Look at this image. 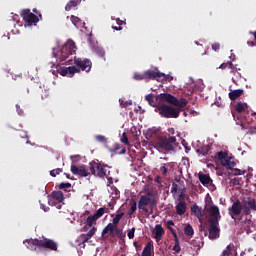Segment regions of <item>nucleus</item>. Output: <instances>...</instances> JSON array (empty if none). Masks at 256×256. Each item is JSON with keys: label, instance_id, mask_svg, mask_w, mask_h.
<instances>
[{"label": "nucleus", "instance_id": "nucleus-45", "mask_svg": "<svg viewBox=\"0 0 256 256\" xmlns=\"http://www.w3.org/2000/svg\"><path fill=\"white\" fill-rule=\"evenodd\" d=\"M122 143H124V145H129V138L127 137V133H123L122 134V138H121Z\"/></svg>", "mask_w": 256, "mask_h": 256}, {"label": "nucleus", "instance_id": "nucleus-4", "mask_svg": "<svg viewBox=\"0 0 256 256\" xmlns=\"http://www.w3.org/2000/svg\"><path fill=\"white\" fill-rule=\"evenodd\" d=\"M184 108L173 104H161L156 106L155 113L159 114L163 119H178L179 115H181V109Z\"/></svg>", "mask_w": 256, "mask_h": 256}, {"label": "nucleus", "instance_id": "nucleus-51", "mask_svg": "<svg viewBox=\"0 0 256 256\" xmlns=\"http://www.w3.org/2000/svg\"><path fill=\"white\" fill-rule=\"evenodd\" d=\"M173 251H175L176 253H179V251H181V246L178 243H175V245L173 246Z\"/></svg>", "mask_w": 256, "mask_h": 256}, {"label": "nucleus", "instance_id": "nucleus-35", "mask_svg": "<svg viewBox=\"0 0 256 256\" xmlns=\"http://www.w3.org/2000/svg\"><path fill=\"white\" fill-rule=\"evenodd\" d=\"M97 219H99V218L96 217L95 214L88 216V218H87L88 227H93V224L95 223V221H97Z\"/></svg>", "mask_w": 256, "mask_h": 256}, {"label": "nucleus", "instance_id": "nucleus-47", "mask_svg": "<svg viewBox=\"0 0 256 256\" xmlns=\"http://www.w3.org/2000/svg\"><path fill=\"white\" fill-rule=\"evenodd\" d=\"M95 233H97V228L93 227L91 230H89L86 234L88 235V237L92 238L93 235H95Z\"/></svg>", "mask_w": 256, "mask_h": 256}, {"label": "nucleus", "instance_id": "nucleus-10", "mask_svg": "<svg viewBox=\"0 0 256 256\" xmlns=\"http://www.w3.org/2000/svg\"><path fill=\"white\" fill-rule=\"evenodd\" d=\"M146 81H158L161 82L165 79V73L160 72L158 69L144 71Z\"/></svg>", "mask_w": 256, "mask_h": 256}, {"label": "nucleus", "instance_id": "nucleus-42", "mask_svg": "<svg viewBox=\"0 0 256 256\" xmlns=\"http://www.w3.org/2000/svg\"><path fill=\"white\" fill-rule=\"evenodd\" d=\"M216 155H217V158L219 159V161H223V159H225L227 157V153L223 152V151L217 152Z\"/></svg>", "mask_w": 256, "mask_h": 256}, {"label": "nucleus", "instance_id": "nucleus-2", "mask_svg": "<svg viewBox=\"0 0 256 256\" xmlns=\"http://www.w3.org/2000/svg\"><path fill=\"white\" fill-rule=\"evenodd\" d=\"M209 227H208V239L214 241L215 239H219L221 228H219V221H221V212L219 211L218 206H211L209 208Z\"/></svg>", "mask_w": 256, "mask_h": 256}, {"label": "nucleus", "instance_id": "nucleus-33", "mask_svg": "<svg viewBox=\"0 0 256 256\" xmlns=\"http://www.w3.org/2000/svg\"><path fill=\"white\" fill-rule=\"evenodd\" d=\"M146 101H148L149 105L151 107L157 108V104L155 103V100H153V94H148L145 96Z\"/></svg>", "mask_w": 256, "mask_h": 256}, {"label": "nucleus", "instance_id": "nucleus-50", "mask_svg": "<svg viewBox=\"0 0 256 256\" xmlns=\"http://www.w3.org/2000/svg\"><path fill=\"white\" fill-rule=\"evenodd\" d=\"M135 237V227L128 232V238L133 239Z\"/></svg>", "mask_w": 256, "mask_h": 256}, {"label": "nucleus", "instance_id": "nucleus-55", "mask_svg": "<svg viewBox=\"0 0 256 256\" xmlns=\"http://www.w3.org/2000/svg\"><path fill=\"white\" fill-rule=\"evenodd\" d=\"M191 245H193L194 249H201V246L197 244V240H193L191 242Z\"/></svg>", "mask_w": 256, "mask_h": 256}, {"label": "nucleus", "instance_id": "nucleus-27", "mask_svg": "<svg viewBox=\"0 0 256 256\" xmlns=\"http://www.w3.org/2000/svg\"><path fill=\"white\" fill-rule=\"evenodd\" d=\"M52 197L55 199V201H57V203H63L65 200V196L61 191H53Z\"/></svg>", "mask_w": 256, "mask_h": 256}, {"label": "nucleus", "instance_id": "nucleus-52", "mask_svg": "<svg viewBox=\"0 0 256 256\" xmlns=\"http://www.w3.org/2000/svg\"><path fill=\"white\" fill-rule=\"evenodd\" d=\"M235 165H237V163L230 160L226 167H227V169H233V167H235Z\"/></svg>", "mask_w": 256, "mask_h": 256}, {"label": "nucleus", "instance_id": "nucleus-48", "mask_svg": "<svg viewBox=\"0 0 256 256\" xmlns=\"http://www.w3.org/2000/svg\"><path fill=\"white\" fill-rule=\"evenodd\" d=\"M230 161H231V160L229 159V157L226 156V158L223 159V160H221L220 162H221V164L223 165V167H227V166L229 165V162H230Z\"/></svg>", "mask_w": 256, "mask_h": 256}, {"label": "nucleus", "instance_id": "nucleus-18", "mask_svg": "<svg viewBox=\"0 0 256 256\" xmlns=\"http://www.w3.org/2000/svg\"><path fill=\"white\" fill-rule=\"evenodd\" d=\"M175 209L177 215H185V213H187V203L183 200H180L179 203L176 204Z\"/></svg>", "mask_w": 256, "mask_h": 256}, {"label": "nucleus", "instance_id": "nucleus-57", "mask_svg": "<svg viewBox=\"0 0 256 256\" xmlns=\"http://www.w3.org/2000/svg\"><path fill=\"white\" fill-rule=\"evenodd\" d=\"M249 134H250V135H256V126L251 127V128L249 129Z\"/></svg>", "mask_w": 256, "mask_h": 256}, {"label": "nucleus", "instance_id": "nucleus-43", "mask_svg": "<svg viewBox=\"0 0 256 256\" xmlns=\"http://www.w3.org/2000/svg\"><path fill=\"white\" fill-rule=\"evenodd\" d=\"M231 249H233V246L228 245L226 249L223 251L222 256H229V253H231Z\"/></svg>", "mask_w": 256, "mask_h": 256}, {"label": "nucleus", "instance_id": "nucleus-56", "mask_svg": "<svg viewBox=\"0 0 256 256\" xmlns=\"http://www.w3.org/2000/svg\"><path fill=\"white\" fill-rule=\"evenodd\" d=\"M178 193H180L178 196L179 200L185 199V190H180Z\"/></svg>", "mask_w": 256, "mask_h": 256}, {"label": "nucleus", "instance_id": "nucleus-44", "mask_svg": "<svg viewBox=\"0 0 256 256\" xmlns=\"http://www.w3.org/2000/svg\"><path fill=\"white\" fill-rule=\"evenodd\" d=\"M89 239H91V238H90V236L87 235V234H81V236H80V240L82 241V243H87V242H89Z\"/></svg>", "mask_w": 256, "mask_h": 256}, {"label": "nucleus", "instance_id": "nucleus-54", "mask_svg": "<svg viewBox=\"0 0 256 256\" xmlns=\"http://www.w3.org/2000/svg\"><path fill=\"white\" fill-rule=\"evenodd\" d=\"M220 48H221V46L219 45V43L212 44L213 51H219Z\"/></svg>", "mask_w": 256, "mask_h": 256}, {"label": "nucleus", "instance_id": "nucleus-17", "mask_svg": "<svg viewBox=\"0 0 256 256\" xmlns=\"http://www.w3.org/2000/svg\"><path fill=\"white\" fill-rule=\"evenodd\" d=\"M179 191H185V186L183 185V182L177 180L172 183L171 187V193L174 198L177 197V193H179Z\"/></svg>", "mask_w": 256, "mask_h": 256}, {"label": "nucleus", "instance_id": "nucleus-40", "mask_svg": "<svg viewBox=\"0 0 256 256\" xmlns=\"http://www.w3.org/2000/svg\"><path fill=\"white\" fill-rule=\"evenodd\" d=\"M58 189H71V183L69 182H62L58 185Z\"/></svg>", "mask_w": 256, "mask_h": 256}, {"label": "nucleus", "instance_id": "nucleus-1", "mask_svg": "<svg viewBox=\"0 0 256 256\" xmlns=\"http://www.w3.org/2000/svg\"><path fill=\"white\" fill-rule=\"evenodd\" d=\"M155 131L149 130V132L146 134V139H151V146L154 147V149H157V151H166L169 153L170 151H175L178 143H177V137L175 136H156Z\"/></svg>", "mask_w": 256, "mask_h": 256}, {"label": "nucleus", "instance_id": "nucleus-8", "mask_svg": "<svg viewBox=\"0 0 256 256\" xmlns=\"http://www.w3.org/2000/svg\"><path fill=\"white\" fill-rule=\"evenodd\" d=\"M157 205V201L150 195H142L138 201L139 211H143L146 215L149 213V209H153Z\"/></svg>", "mask_w": 256, "mask_h": 256}, {"label": "nucleus", "instance_id": "nucleus-36", "mask_svg": "<svg viewBox=\"0 0 256 256\" xmlns=\"http://www.w3.org/2000/svg\"><path fill=\"white\" fill-rule=\"evenodd\" d=\"M123 215V212L116 214V216L113 218V225H119V221L123 219Z\"/></svg>", "mask_w": 256, "mask_h": 256}, {"label": "nucleus", "instance_id": "nucleus-59", "mask_svg": "<svg viewBox=\"0 0 256 256\" xmlns=\"http://www.w3.org/2000/svg\"><path fill=\"white\" fill-rule=\"evenodd\" d=\"M232 171H233V175H241V170L240 169L235 168Z\"/></svg>", "mask_w": 256, "mask_h": 256}, {"label": "nucleus", "instance_id": "nucleus-39", "mask_svg": "<svg viewBox=\"0 0 256 256\" xmlns=\"http://www.w3.org/2000/svg\"><path fill=\"white\" fill-rule=\"evenodd\" d=\"M211 146L206 145L202 148V155H211Z\"/></svg>", "mask_w": 256, "mask_h": 256}, {"label": "nucleus", "instance_id": "nucleus-16", "mask_svg": "<svg viewBox=\"0 0 256 256\" xmlns=\"http://www.w3.org/2000/svg\"><path fill=\"white\" fill-rule=\"evenodd\" d=\"M152 235L156 241H161L163 235H165V229L161 224H157L155 229L152 231Z\"/></svg>", "mask_w": 256, "mask_h": 256}, {"label": "nucleus", "instance_id": "nucleus-15", "mask_svg": "<svg viewBox=\"0 0 256 256\" xmlns=\"http://www.w3.org/2000/svg\"><path fill=\"white\" fill-rule=\"evenodd\" d=\"M59 73L62 77H73L75 73H80V70L75 66H69L66 68H60Z\"/></svg>", "mask_w": 256, "mask_h": 256}, {"label": "nucleus", "instance_id": "nucleus-23", "mask_svg": "<svg viewBox=\"0 0 256 256\" xmlns=\"http://www.w3.org/2000/svg\"><path fill=\"white\" fill-rule=\"evenodd\" d=\"M241 95H243L242 89L233 90L229 93V99L231 101H235V100L239 99V97H241Z\"/></svg>", "mask_w": 256, "mask_h": 256}, {"label": "nucleus", "instance_id": "nucleus-26", "mask_svg": "<svg viewBox=\"0 0 256 256\" xmlns=\"http://www.w3.org/2000/svg\"><path fill=\"white\" fill-rule=\"evenodd\" d=\"M111 151L116 155H125V153H127V149H125V147H121V145L119 144H115L114 148Z\"/></svg>", "mask_w": 256, "mask_h": 256}, {"label": "nucleus", "instance_id": "nucleus-38", "mask_svg": "<svg viewBox=\"0 0 256 256\" xmlns=\"http://www.w3.org/2000/svg\"><path fill=\"white\" fill-rule=\"evenodd\" d=\"M60 173H63V168H56L50 171L51 177H57Z\"/></svg>", "mask_w": 256, "mask_h": 256}, {"label": "nucleus", "instance_id": "nucleus-21", "mask_svg": "<svg viewBox=\"0 0 256 256\" xmlns=\"http://www.w3.org/2000/svg\"><path fill=\"white\" fill-rule=\"evenodd\" d=\"M198 178L200 183L204 186L211 185V183H213V180L207 174H199Z\"/></svg>", "mask_w": 256, "mask_h": 256}, {"label": "nucleus", "instance_id": "nucleus-62", "mask_svg": "<svg viewBox=\"0 0 256 256\" xmlns=\"http://www.w3.org/2000/svg\"><path fill=\"white\" fill-rule=\"evenodd\" d=\"M172 235H173V237H174V242H175V243H179V237H177V232L174 233V234H172Z\"/></svg>", "mask_w": 256, "mask_h": 256}, {"label": "nucleus", "instance_id": "nucleus-14", "mask_svg": "<svg viewBox=\"0 0 256 256\" xmlns=\"http://www.w3.org/2000/svg\"><path fill=\"white\" fill-rule=\"evenodd\" d=\"M71 173L73 175H79V177H89V171L87 170V168L85 167V165L82 166H75L72 165L71 166Z\"/></svg>", "mask_w": 256, "mask_h": 256}, {"label": "nucleus", "instance_id": "nucleus-6", "mask_svg": "<svg viewBox=\"0 0 256 256\" xmlns=\"http://www.w3.org/2000/svg\"><path fill=\"white\" fill-rule=\"evenodd\" d=\"M89 171L95 177H100L103 179L104 177H109V166L102 164L99 160H93L89 163Z\"/></svg>", "mask_w": 256, "mask_h": 256}, {"label": "nucleus", "instance_id": "nucleus-20", "mask_svg": "<svg viewBox=\"0 0 256 256\" xmlns=\"http://www.w3.org/2000/svg\"><path fill=\"white\" fill-rule=\"evenodd\" d=\"M115 231V225L113 223H109L102 231V237L107 238L109 235H113Z\"/></svg>", "mask_w": 256, "mask_h": 256}, {"label": "nucleus", "instance_id": "nucleus-46", "mask_svg": "<svg viewBox=\"0 0 256 256\" xmlns=\"http://www.w3.org/2000/svg\"><path fill=\"white\" fill-rule=\"evenodd\" d=\"M95 139L98 141V143H105V141H107V138H105L103 135H97L95 136Z\"/></svg>", "mask_w": 256, "mask_h": 256}, {"label": "nucleus", "instance_id": "nucleus-31", "mask_svg": "<svg viewBox=\"0 0 256 256\" xmlns=\"http://www.w3.org/2000/svg\"><path fill=\"white\" fill-rule=\"evenodd\" d=\"M92 49H93L94 53H97L99 55V57H102V58L105 57V50L103 49V47L93 45Z\"/></svg>", "mask_w": 256, "mask_h": 256}, {"label": "nucleus", "instance_id": "nucleus-5", "mask_svg": "<svg viewBox=\"0 0 256 256\" xmlns=\"http://www.w3.org/2000/svg\"><path fill=\"white\" fill-rule=\"evenodd\" d=\"M77 51L75 42L73 40H68L61 48L60 53H58V63L60 65H73V60L69 59L70 55H73ZM67 59H69L67 61ZM67 61V62H65Z\"/></svg>", "mask_w": 256, "mask_h": 256}, {"label": "nucleus", "instance_id": "nucleus-7", "mask_svg": "<svg viewBox=\"0 0 256 256\" xmlns=\"http://www.w3.org/2000/svg\"><path fill=\"white\" fill-rule=\"evenodd\" d=\"M156 101H159L160 103H169L170 105H174V107H187V99H177V97L169 93L158 94L156 96Z\"/></svg>", "mask_w": 256, "mask_h": 256}, {"label": "nucleus", "instance_id": "nucleus-63", "mask_svg": "<svg viewBox=\"0 0 256 256\" xmlns=\"http://www.w3.org/2000/svg\"><path fill=\"white\" fill-rule=\"evenodd\" d=\"M247 45H248L249 47H255L256 43H255L254 41H248V42H247Z\"/></svg>", "mask_w": 256, "mask_h": 256}, {"label": "nucleus", "instance_id": "nucleus-13", "mask_svg": "<svg viewBox=\"0 0 256 256\" xmlns=\"http://www.w3.org/2000/svg\"><path fill=\"white\" fill-rule=\"evenodd\" d=\"M228 211L232 219H235V217H239V215H241V212L243 211V204H241V201L237 200L230 208H228Z\"/></svg>", "mask_w": 256, "mask_h": 256}, {"label": "nucleus", "instance_id": "nucleus-30", "mask_svg": "<svg viewBox=\"0 0 256 256\" xmlns=\"http://www.w3.org/2000/svg\"><path fill=\"white\" fill-rule=\"evenodd\" d=\"M231 69L230 73H235V66H233V62L228 61L226 63H222L219 69Z\"/></svg>", "mask_w": 256, "mask_h": 256}, {"label": "nucleus", "instance_id": "nucleus-49", "mask_svg": "<svg viewBox=\"0 0 256 256\" xmlns=\"http://www.w3.org/2000/svg\"><path fill=\"white\" fill-rule=\"evenodd\" d=\"M199 231H200L201 233H204V236L207 237L208 232H207V229L205 228V226H204L203 224H201V225L199 226Z\"/></svg>", "mask_w": 256, "mask_h": 256}, {"label": "nucleus", "instance_id": "nucleus-32", "mask_svg": "<svg viewBox=\"0 0 256 256\" xmlns=\"http://www.w3.org/2000/svg\"><path fill=\"white\" fill-rule=\"evenodd\" d=\"M112 192L110 193L112 199H119V197H121V192L119 191V189H117V187L111 188Z\"/></svg>", "mask_w": 256, "mask_h": 256}, {"label": "nucleus", "instance_id": "nucleus-29", "mask_svg": "<svg viewBox=\"0 0 256 256\" xmlns=\"http://www.w3.org/2000/svg\"><path fill=\"white\" fill-rule=\"evenodd\" d=\"M79 3H81V0H70L65 6V11H71V9H73V7H77Z\"/></svg>", "mask_w": 256, "mask_h": 256}, {"label": "nucleus", "instance_id": "nucleus-25", "mask_svg": "<svg viewBox=\"0 0 256 256\" xmlns=\"http://www.w3.org/2000/svg\"><path fill=\"white\" fill-rule=\"evenodd\" d=\"M191 211L192 213L195 215V217H197V219H199V221H201V219L203 218V213L201 211V208L198 207L196 204L193 205L191 207Z\"/></svg>", "mask_w": 256, "mask_h": 256}, {"label": "nucleus", "instance_id": "nucleus-64", "mask_svg": "<svg viewBox=\"0 0 256 256\" xmlns=\"http://www.w3.org/2000/svg\"><path fill=\"white\" fill-rule=\"evenodd\" d=\"M20 137L29 139V136L27 135V132H22V134H20Z\"/></svg>", "mask_w": 256, "mask_h": 256}, {"label": "nucleus", "instance_id": "nucleus-41", "mask_svg": "<svg viewBox=\"0 0 256 256\" xmlns=\"http://www.w3.org/2000/svg\"><path fill=\"white\" fill-rule=\"evenodd\" d=\"M98 219H100V217L102 215H105V208H99L96 213L94 214Z\"/></svg>", "mask_w": 256, "mask_h": 256}, {"label": "nucleus", "instance_id": "nucleus-12", "mask_svg": "<svg viewBox=\"0 0 256 256\" xmlns=\"http://www.w3.org/2000/svg\"><path fill=\"white\" fill-rule=\"evenodd\" d=\"M21 17H23L25 23L28 25H33V23H39V17L37 15L31 13L30 9H24L20 13Z\"/></svg>", "mask_w": 256, "mask_h": 256}, {"label": "nucleus", "instance_id": "nucleus-3", "mask_svg": "<svg viewBox=\"0 0 256 256\" xmlns=\"http://www.w3.org/2000/svg\"><path fill=\"white\" fill-rule=\"evenodd\" d=\"M24 245H26L27 249L30 251H39L41 249H48L49 251H57L58 245L57 242L53 241L49 238L44 239H26L24 241Z\"/></svg>", "mask_w": 256, "mask_h": 256}, {"label": "nucleus", "instance_id": "nucleus-60", "mask_svg": "<svg viewBox=\"0 0 256 256\" xmlns=\"http://www.w3.org/2000/svg\"><path fill=\"white\" fill-rule=\"evenodd\" d=\"M232 117H234L235 120L239 121L241 119V116L237 115L235 112L232 111Z\"/></svg>", "mask_w": 256, "mask_h": 256}, {"label": "nucleus", "instance_id": "nucleus-34", "mask_svg": "<svg viewBox=\"0 0 256 256\" xmlns=\"http://www.w3.org/2000/svg\"><path fill=\"white\" fill-rule=\"evenodd\" d=\"M137 211V201L131 200L130 202V209H129V215H133Z\"/></svg>", "mask_w": 256, "mask_h": 256}, {"label": "nucleus", "instance_id": "nucleus-19", "mask_svg": "<svg viewBox=\"0 0 256 256\" xmlns=\"http://www.w3.org/2000/svg\"><path fill=\"white\" fill-rule=\"evenodd\" d=\"M171 169H173V163L171 162L163 163L161 164V167H160V173L161 175H163V177H167V174L169 173V171H171Z\"/></svg>", "mask_w": 256, "mask_h": 256}, {"label": "nucleus", "instance_id": "nucleus-9", "mask_svg": "<svg viewBox=\"0 0 256 256\" xmlns=\"http://www.w3.org/2000/svg\"><path fill=\"white\" fill-rule=\"evenodd\" d=\"M74 64L78 67L79 71H85L86 73H89L91 67H93V63L87 58L74 57Z\"/></svg>", "mask_w": 256, "mask_h": 256}, {"label": "nucleus", "instance_id": "nucleus-24", "mask_svg": "<svg viewBox=\"0 0 256 256\" xmlns=\"http://www.w3.org/2000/svg\"><path fill=\"white\" fill-rule=\"evenodd\" d=\"M70 20H71V22L73 23V25H74L75 27H77L78 29L81 28V27H83V26L85 25V22H83V20H81V18H79V17H77V16L72 15V16L70 17Z\"/></svg>", "mask_w": 256, "mask_h": 256}, {"label": "nucleus", "instance_id": "nucleus-28", "mask_svg": "<svg viewBox=\"0 0 256 256\" xmlns=\"http://www.w3.org/2000/svg\"><path fill=\"white\" fill-rule=\"evenodd\" d=\"M184 235H186V237H193V235H195V230L191 224H188L184 227Z\"/></svg>", "mask_w": 256, "mask_h": 256}, {"label": "nucleus", "instance_id": "nucleus-61", "mask_svg": "<svg viewBox=\"0 0 256 256\" xmlns=\"http://www.w3.org/2000/svg\"><path fill=\"white\" fill-rule=\"evenodd\" d=\"M175 225V222L173 220L167 221V227H173Z\"/></svg>", "mask_w": 256, "mask_h": 256}, {"label": "nucleus", "instance_id": "nucleus-11", "mask_svg": "<svg viewBox=\"0 0 256 256\" xmlns=\"http://www.w3.org/2000/svg\"><path fill=\"white\" fill-rule=\"evenodd\" d=\"M244 215H251L252 211H256L255 198L248 197L242 201Z\"/></svg>", "mask_w": 256, "mask_h": 256}, {"label": "nucleus", "instance_id": "nucleus-58", "mask_svg": "<svg viewBox=\"0 0 256 256\" xmlns=\"http://www.w3.org/2000/svg\"><path fill=\"white\" fill-rule=\"evenodd\" d=\"M120 105L124 108L128 107V105H132L131 101L130 102H121Z\"/></svg>", "mask_w": 256, "mask_h": 256}, {"label": "nucleus", "instance_id": "nucleus-22", "mask_svg": "<svg viewBox=\"0 0 256 256\" xmlns=\"http://www.w3.org/2000/svg\"><path fill=\"white\" fill-rule=\"evenodd\" d=\"M235 110L238 113H247L249 111V106L247 105V103L238 102L235 106Z\"/></svg>", "mask_w": 256, "mask_h": 256}, {"label": "nucleus", "instance_id": "nucleus-37", "mask_svg": "<svg viewBox=\"0 0 256 256\" xmlns=\"http://www.w3.org/2000/svg\"><path fill=\"white\" fill-rule=\"evenodd\" d=\"M134 79L136 80V81H146V77H145V72H143V73H135L134 74Z\"/></svg>", "mask_w": 256, "mask_h": 256}, {"label": "nucleus", "instance_id": "nucleus-53", "mask_svg": "<svg viewBox=\"0 0 256 256\" xmlns=\"http://www.w3.org/2000/svg\"><path fill=\"white\" fill-rule=\"evenodd\" d=\"M161 81H173V77L170 76V75H165V74H164V78H163L162 80H160V82H161Z\"/></svg>", "mask_w": 256, "mask_h": 256}]
</instances>
